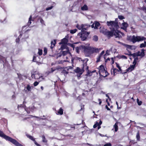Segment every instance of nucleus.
I'll return each mask as SVG.
<instances>
[{"instance_id":"obj_1","label":"nucleus","mask_w":146,"mask_h":146,"mask_svg":"<svg viewBox=\"0 0 146 146\" xmlns=\"http://www.w3.org/2000/svg\"><path fill=\"white\" fill-rule=\"evenodd\" d=\"M82 49L83 50L84 53L86 56L88 57L94 52H99L100 50L98 48H95L91 46H81Z\"/></svg>"},{"instance_id":"obj_2","label":"nucleus","mask_w":146,"mask_h":146,"mask_svg":"<svg viewBox=\"0 0 146 146\" xmlns=\"http://www.w3.org/2000/svg\"><path fill=\"white\" fill-rule=\"evenodd\" d=\"M103 33L108 37H111L114 35L116 37L120 38L121 37L119 33L120 31L118 30H115L114 28H111V30L110 31L107 29H104L102 31Z\"/></svg>"},{"instance_id":"obj_3","label":"nucleus","mask_w":146,"mask_h":146,"mask_svg":"<svg viewBox=\"0 0 146 146\" xmlns=\"http://www.w3.org/2000/svg\"><path fill=\"white\" fill-rule=\"evenodd\" d=\"M0 137L4 138L7 141H10L16 146H23L15 139L5 135L3 132L1 130H0Z\"/></svg>"},{"instance_id":"obj_4","label":"nucleus","mask_w":146,"mask_h":146,"mask_svg":"<svg viewBox=\"0 0 146 146\" xmlns=\"http://www.w3.org/2000/svg\"><path fill=\"white\" fill-rule=\"evenodd\" d=\"M146 39V38L144 36H135L134 35L130 36L127 38V40L132 42L133 43H135L137 42L144 40Z\"/></svg>"},{"instance_id":"obj_5","label":"nucleus","mask_w":146,"mask_h":146,"mask_svg":"<svg viewBox=\"0 0 146 146\" xmlns=\"http://www.w3.org/2000/svg\"><path fill=\"white\" fill-rule=\"evenodd\" d=\"M117 19H115V21H107V25L108 26H111L112 27L111 28H114L115 30H117L118 28H119V26L117 22L116 21Z\"/></svg>"},{"instance_id":"obj_6","label":"nucleus","mask_w":146,"mask_h":146,"mask_svg":"<svg viewBox=\"0 0 146 146\" xmlns=\"http://www.w3.org/2000/svg\"><path fill=\"white\" fill-rule=\"evenodd\" d=\"M90 33V32H82L81 31L78 34V35L80 36L82 41H84L86 39Z\"/></svg>"},{"instance_id":"obj_7","label":"nucleus","mask_w":146,"mask_h":146,"mask_svg":"<svg viewBox=\"0 0 146 146\" xmlns=\"http://www.w3.org/2000/svg\"><path fill=\"white\" fill-rule=\"evenodd\" d=\"M87 63H84L83 64V67L81 69L79 67H77L76 69H75L74 71L76 73H78L80 74H82L83 72L84 71V68L85 66H86Z\"/></svg>"},{"instance_id":"obj_8","label":"nucleus","mask_w":146,"mask_h":146,"mask_svg":"<svg viewBox=\"0 0 146 146\" xmlns=\"http://www.w3.org/2000/svg\"><path fill=\"white\" fill-rule=\"evenodd\" d=\"M17 109L18 111L20 112L26 110V106L25 105L23 104L18 105L17 106Z\"/></svg>"},{"instance_id":"obj_9","label":"nucleus","mask_w":146,"mask_h":146,"mask_svg":"<svg viewBox=\"0 0 146 146\" xmlns=\"http://www.w3.org/2000/svg\"><path fill=\"white\" fill-rule=\"evenodd\" d=\"M98 69L99 70L98 72L99 75H101V73L102 72H105V71L106 70H105L104 66L102 64L100 66Z\"/></svg>"},{"instance_id":"obj_10","label":"nucleus","mask_w":146,"mask_h":146,"mask_svg":"<svg viewBox=\"0 0 146 146\" xmlns=\"http://www.w3.org/2000/svg\"><path fill=\"white\" fill-rule=\"evenodd\" d=\"M31 76L32 78L36 79H38L40 78V74L36 72H34L33 73H31Z\"/></svg>"},{"instance_id":"obj_11","label":"nucleus","mask_w":146,"mask_h":146,"mask_svg":"<svg viewBox=\"0 0 146 146\" xmlns=\"http://www.w3.org/2000/svg\"><path fill=\"white\" fill-rule=\"evenodd\" d=\"M145 51L144 49L143 48L141 50V52L139 51H137V56H141V57L144 56L145 55Z\"/></svg>"},{"instance_id":"obj_12","label":"nucleus","mask_w":146,"mask_h":146,"mask_svg":"<svg viewBox=\"0 0 146 146\" xmlns=\"http://www.w3.org/2000/svg\"><path fill=\"white\" fill-rule=\"evenodd\" d=\"M68 41V39L66 38H64L61 40V42H60L59 44H66Z\"/></svg>"},{"instance_id":"obj_13","label":"nucleus","mask_w":146,"mask_h":146,"mask_svg":"<svg viewBox=\"0 0 146 146\" xmlns=\"http://www.w3.org/2000/svg\"><path fill=\"white\" fill-rule=\"evenodd\" d=\"M135 67L132 65H130L129 67L126 70V72H129L132 71L134 69Z\"/></svg>"},{"instance_id":"obj_14","label":"nucleus","mask_w":146,"mask_h":146,"mask_svg":"<svg viewBox=\"0 0 146 146\" xmlns=\"http://www.w3.org/2000/svg\"><path fill=\"white\" fill-rule=\"evenodd\" d=\"M82 26H83L82 27V29L81 30V31L82 32H86L85 31V30H86L87 29L88 27H90V26H88L86 25H84L82 24Z\"/></svg>"},{"instance_id":"obj_15","label":"nucleus","mask_w":146,"mask_h":146,"mask_svg":"<svg viewBox=\"0 0 146 146\" xmlns=\"http://www.w3.org/2000/svg\"><path fill=\"white\" fill-rule=\"evenodd\" d=\"M109 74L107 70L105 71V72H104L101 73V75H99L100 76H102L103 77H106L108 76Z\"/></svg>"},{"instance_id":"obj_16","label":"nucleus","mask_w":146,"mask_h":146,"mask_svg":"<svg viewBox=\"0 0 146 146\" xmlns=\"http://www.w3.org/2000/svg\"><path fill=\"white\" fill-rule=\"evenodd\" d=\"M65 68L64 69H63L61 72V73L62 74H64L65 76L66 75H67L68 73L69 69L68 68Z\"/></svg>"},{"instance_id":"obj_17","label":"nucleus","mask_w":146,"mask_h":146,"mask_svg":"<svg viewBox=\"0 0 146 146\" xmlns=\"http://www.w3.org/2000/svg\"><path fill=\"white\" fill-rule=\"evenodd\" d=\"M56 43V40L54 39L53 40H52L51 42V46L50 48L52 49L55 45Z\"/></svg>"},{"instance_id":"obj_18","label":"nucleus","mask_w":146,"mask_h":146,"mask_svg":"<svg viewBox=\"0 0 146 146\" xmlns=\"http://www.w3.org/2000/svg\"><path fill=\"white\" fill-rule=\"evenodd\" d=\"M122 26L123 29L124 30H126L128 26V24L124 22L122 23Z\"/></svg>"},{"instance_id":"obj_19","label":"nucleus","mask_w":146,"mask_h":146,"mask_svg":"<svg viewBox=\"0 0 146 146\" xmlns=\"http://www.w3.org/2000/svg\"><path fill=\"white\" fill-rule=\"evenodd\" d=\"M58 114L62 115L63 113V110L62 108H60L59 110L57 112Z\"/></svg>"},{"instance_id":"obj_20","label":"nucleus","mask_w":146,"mask_h":146,"mask_svg":"<svg viewBox=\"0 0 146 146\" xmlns=\"http://www.w3.org/2000/svg\"><path fill=\"white\" fill-rule=\"evenodd\" d=\"M81 9L82 11H86L88 10V8L87 5L85 4L83 6L81 7Z\"/></svg>"},{"instance_id":"obj_21","label":"nucleus","mask_w":146,"mask_h":146,"mask_svg":"<svg viewBox=\"0 0 146 146\" xmlns=\"http://www.w3.org/2000/svg\"><path fill=\"white\" fill-rule=\"evenodd\" d=\"M95 27L94 29H97L98 27L100 25V24L98 22L95 21Z\"/></svg>"},{"instance_id":"obj_22","label":"nucleus","mask_w":146,"mask_h":146,"mask_svg":"<svg viewBox=\"0 0 146 146\" xmlns=\"http://www.w3.org/2000/svg\"><path fill=\"white\" fill-rule=\"evenodd\" d=\"M136 138L137 141H140V136L139 131H138L137 133Z\"/></svg>"},{"instance_id":"obj_23","label":"nucleus","mask_w":146,"mask_h":146,"mask_svg":"<svg viewBox=\"0 0 146 146\" xmlns=\"http://www.w3.org/2000/svg\"><path fill=\"white\" fill-rule=\"evenodd\" d=\"M42 141L43 142L46 143L47 142V140L45 138V136L43 135L42 136Z\"/></svg>"},{"instance_id":"obj_24","label":"nucleus","mask_w":146,"mask_h":146,"mask_svg":"<svg viewBox=\"0 0 146 146\" xmlns=\"http://www.w3.org/2000/svg\"><path fill=\"white\" fill-rule=\"evenodd\" d=\"M138 60V58L137 57H136V58H135L134 59V61L133 62V65H132L133 66H134L135 67V65L137 64V60Z\"/></svg>"},{"instance_id":"obj_25","label":"nucleus","mask_w":146,"mask_h":146,"mask_svg":"<svg viewBox=\"0 0 146 146\" xmlns=\"http://www.w3.org/2000/svg\"><path fill=\"white\" fill-rule=\"evenodd\" d=\"M146 46V42L145 41H144V43L141 44L140 45V48H142L143 47H145Z\"/></svg>"},{"instance_id":"obj_26","label":"nucleus","mask_w":146,"mask_h":146,"mask_svg":"<svg viewBox=\"0 0 146 146\" xmlns=\"http://www.w3.org/2000/svg\"><path fill=\"white\" fill-rule=\"evenodd\" d=\"M32 18V15H31L29 18V21L28 23V25L29 26L31 23V21Z\"/></svg>"},{"instance_id":"obj_27","label":"nucleus","mask_w":146,"mask_h":146,"mask_svg":"<svg viewBox=\"0 0 146 146\" xmlns=\"http://www.w3.org/2000/svg\"><path fill=\"white\" fill-rule=\"evenodd\" d=\"M81 46H80L78 47L77 46L75 48V50L76 52L79 53L80 51L79 50L81 49Z\"/></svg>"},{"instance_id":"obj_28","label":"nucleus","mask_w":146,"mask_h":146,"mask_svg":"<svg viewBox=\"0 0 146 146\" xmlns=\"http://www.w3.org/2000/svg\"><path fill=\"white\" fill-rule=\"evenodd\" d=\"M26 135L27 137L29 138L31 140L33 141V140L35 139L32 136L28 134H27Z\"/></svg>"},{"instance_id":"obj_29","label":"nucleus","mask_w":146,"mask_h":146,"mask_svg":"<svg viewBox=\"0 0 146 146\" xmlns=\"http://www.w3.org/2000/svg\"><path fill=\"white\" fill-rule=\"evenodd\" d=\"M113 75H115V73L119 71V70L115 68H113Z\"/></svg>"},{"instance_id":"obj_30","label":"nucleus","mask_w":146,"mask_h":146,"mask_svg":"<svg viewBox=\"0 0 146 146\" xmlns=\"http://www.w3.org/2000/svg\"><path fill=\"white\" fill-rule=\"evenodd\" d=\"M115 64H116V67L118 68L119 70V71L121 72H122V70L119 64L117 62H115Z\"/></svg>"},{"instance_id":"obj_31","label":"nucleus","mask_w":146,"mask_h":146,"mask_svg":"<svg viewBox=\"0 0 146 146\" xmlns=\"http://www.w3.org/2000/svg\"><path fill=\"white\" fill-rule=\"evenodd\" d=\"M98 40V37L96 36H94L93 37V40L95 41H97Z\"/></svg>"},{"instance_id":"obj_32","label":"nucleus","mask_w":146,"mask_h":146,"mask_svg":"<svg viewBox=\"0 0 146 146\" xmlns=\"http://www.w3.org/2000/svg\"><path fill=\"white\" fill-rule=\"evenodd\" d=\"M26 88L28 91H31V87L29 84H28L27 85Z\"/></svg>"},{"instance_id":"obj_33","label":"nucleus","mask_w":146,"mask_h":146,"mask_svg":"<svg viewBox=\"0 0 146 146\" xmlns=\"http://www.w3.org/2000/svg\"><path fill=\"white\" fill-rule=\"evenodd\" d=\"M38 20L40 21V22L42 24H44V21L43 20V19L41 18V17H39L38 18Z\"/></svg>"},{"instance_id":"obj_34","label":"nucleus","mask_w":146,"mask_h":146,"mask_svg":"<svg viewBox=\"0 0 146 146\" xmlns=\"http://www.w3.org/2000/svg\"><path fill=\"white\" fill-rule=\"evenodd\" d=\"M114 127L115 131H117L118 130V126L116 123H115V124L114 125Z\"/></svg>"},{"instance_id":"obj_35","label":"nucleus","mask_w":146,"mask_h":146,"mask_svg":"<svg viewBox=\"0 0 146 146\" xmlns=\"http://www.w3.org/2000/svg\"><path fill=\"white\" fill-rule=\"evenodd\" d=\"M69 52L68 51H63L62 52V54L63 56H64L67 54Z\"/></svg>"},{"instance_id":"obj_36","label":"nucleus","mask_w":146,"mask_h":146,"mask_svg":"<svg viewBox=\"0 0 146 146\" xmlns=\"http://www.w3.org/2000/svg\"><path fill=\"white\" fill-rule=\"evenodd\" d=\"M77 31V30L76 29L71 30H70V33L71 34H74Z\"/></svg>"},{"instance_id":"obj_37","label":"nucleus","mask_w":146,"mask_h":146,"mask_svg":"<svg viewBox=\"0 0 146 146\" xmlns=\"http://www.w3.org/2000/svg\"><path fill=\"white\" fill-rule=\"evenodd\" d=\"M83 26H82V24L81 25V26H80L78 25H77L76 26V27L79 30H82V27Z\"/></svg>"},{"instance_id":"obj_38","label":"nucleus","mask_w":146,"mask_h":146,"mask_svg":"<svg viewBox=\"0 0 146 146\" xmlns=\"http://www.w3.org/2000/svg\"><path fill=\"white\" fill-rule=\"evenodd\" d=\"M140 9L146 13V7L145 6H143Z\"/></svg>"},{"instance_id":"obj_39","label":"nucleus","mask_w":146,"mask_h":146,"mask_svg":"<svg viewBox=\"0 0 146 146\" xmlns=\"http://www.w3.org/2000/svg\"><path fill=\"white\" fill-rule=\"evenodd\" d=\"M38 54L39 55H41L42 54V49H38Z\"/></svg>"},{"instance_id":"obj_40","label":"nucleus","mask_w":146,"mask_h":146,"mask_svg":"<svg viewBox=\"0 0 146 146\" xmlns=\"http://www.w3.org/2000/svg\"><path fill=\"white\" fill-rule=\"evenodd\" d=\"M137 102L139 106H140L142 104V102L141 101H139V100L138 99H137Z\"/></svg>"},{"instance_id":"obj_41","label":"nucleus","mask_w":146,"mask_h":146,"mask_svg":"<svg viewBox=\"0 0 146 146\" xmlns=\"http://www.w3.org/2000/svg\"><path fill=\"white\" fill-rule=\"evenodd\" d=\"M36 56V55L35 54L34 56H33V62H36V58L37 56Z\"/></svg>"},{"instance_id":"obj_42","label":"nucleus","mask_w":146,"mask_h":146,"mask_svg":"<svg viewBox=\"0 0 146 146\" xmlns=\"http://www.w3.org/2000/svg\"><path fill=\"white\" fill-rule=\"evenodd\" d=\"M92 72L89 70L87 71V76H91L92 75V74L91 73Z\"/></svg>"},{"instance_id":"obj_43","label":"nucleus","mask_w":146,"mask_h":146,"mask_svg":"<svg viewBox=\"0 0 146 146\" xmlns=\"http://www.w3.org/2000/svg\"><path fill=\"white\" fill-rule=\"evenodd\" d=\"M59 68H51L50 73H52L54 71H55L56 70H58Z\"/></svg>"},{"instance_id":"obj_44","label":"nucleus","mask_w":146,"mask_h":146,"mask_svg":"<svg viewBox=\"0 0 146 146\" xmlns=\"http://www.w3.org/2000/svg\"><path fill=\"white\" fill-rule=\"evenodd\" d=\"M53 7V6H51L50 7H48L46 9V11H48L49 10L52 9Z\"/></svg>"},{"instance_id":"obj_45","label":"nucleus","mask_w":146,"mask_h":146,"mask_svg":"<svg viewBox=\"0 0 146 146\" xmlns=\"http://www.w3.org/2000/svg\"><path fill=\"white\" fill-rule=\"evenodd\" d=\"M118 18L120 20H122L125 19V17L121 15H119L118 16Z\"/></svg>"},{"instance_id":"obj_46","label":"nucleus","mask_w":146,"mask_h":146,"mask_svg":"<svg viewBox=\"0 0 146 146\" xmlns=\"http://www.w3.org/2000/svg\"><path fill=\"white\" fill-rule=\"evenodd\" d=\"M98 125V122L96 121V123L93 125V128H96Z\"/></svg>"},{"instance_id":"obj_47","label":"nucleus","mask_w":146,"mask_h":146,"mask_svg":"<svg viewBox=\"0 0 146 146\" xmlns=\"http://www.w3.org/2000/svg\"><path fill=\"white\" fill-rule=\"evenodd\" d=\"M44 53L43 54V55L44 56L45 55H46L47 54V49L46 48H44Z\"/></svg>"},{"instance_id":"obj_48","label":"nucleus","mask_w":146,"mask_h":146,"mask_svg":"<svg viewBox=\"0 0 146 146\" xmlns=\"http://www.w3.org/2000/svg\"><path fill=\"white\" fill-rule=\"evenodd\" d=\"M101 56L99 55L98 57L97 58V60L96 61V62H98L100 61V60L101 57Z\"/></svg>"},{"instance_id":"obj_49","label":"nucleus","mask_w":146,"mask_h":146,"mask_svg":"<svg viewBox=\"0 0 146 146\" xmlns=\"http://www.w3.org/2000/svg\"><path fill=\"white\" fill-rule=\"evenodd\" d=\"M39 83V82H38L37 81H35L33 85L34 86H36L38 85Z\"/></svg>"},{"instance_id":"obj_50","label":"nucleus","mask_w":146,"mask_h":146,"mask_svg":"<svg viewBox=\"0 0 146 146\" xmlns=\"http://www.w3.org/2000/svg\"><path fill=\"white\" fill-rule=\"evenodd\" d=\"M35 143V144L37 146H40V145L38 144L36 141L35 139L33 141Z\"/></svg>"},{"instance_id":"obj_51","label":"nucleus","mask_w":146,"mask_h":146,"mask_svg":"<svg viewBox=\"0 0 146 146\" xmlns=\"http://www.w3.org/2000/svg\"><path fill=\"white\" fill-rule=\"evenodd\" d=\"M111 144L109 143L105 144L104 146H111Z\"/></svg>"},{"instance_id":"obj_52","label":"nucleus","mask_w":146,"mask_h":146,"mask_svg":"<svg viewBox=\"0 0 146 146\" xmlns=\"http://www.w3.org/2000/svg\"><path fill=\"white\" fill-rule=\"evenodd\" d=\"M21 35L20 34V36H19V37L17 38L16 39V42H19V41H20V39H19V36H21Z\"/></svg>"},{"instance_id":"obj_53","label":"nucleus","mask_w":146,"mask_h":146,"mask_svg":"<svg viewBox=\"0 0 146 146\" xmlns=\"http://www.w3.org/2000/svg\"><path fill=\"white\" fill-rule=\"evenodd\" d=\"M132 56L133 57H135L136 56H137V52L135 53H134L132 54Z\"/></svg>"},{"instance_id":"obj_54","label":"nucleus","mask_w":146,"mask_h":146,"mask_svg":"<svg viewBox=\"0 0 146 146\" xmlns=\"http://www.w3.org/2000/svg\"><path fill=\"white\" fill-rule=\"evenodd\" d=\"M66 61H63V60H60L58 61V63L59 64H62L64 62H65Z\"/></svg>"},{"instance_id":"obj_55","label":"nucleus","mask_w":146,"mask_h":146,"mask_svg":"<svg viewBox=\"0 0 146 146\" xmlns=\"http://www.w3.org/2000/svg\"><path fill=\"white\" fill-rule=\"evenodd\" d=\"M70 46L74 49L75 48V45L72 44H70L69 45Z\"/></svg>"},{"instance_id":"obj_56","label":"nucleus","mask_w":146,"mask_h":146,"mask_svg":"<svg viewBox=\"0 0 146 146\" xmlns=\"http://www.w3.org/2000/svg\"><path fill=\"white\" fill-rule=\"evenodd\" d=\"M105 51L104 50L102 51V52L100 53V54L99 55L100 56H102L103 54L104 53Z\"/></svg>"},{"instance_id":"obj_57","label":"nucleus","mask_w":146,"mask_h":146,"mask_svg":"<svg viewBox=\"0 0 146 146\" xmlns=\"http://www.w3.org/2000/svg\"><path fill=\"white\" fill-rule=\"evenodd\" d=\"M98 101L99 102V104L100 105H101V103H102V101H101V100L100 99H98Z\"/></svg>"},{"instance_id":"obj_58","label":"nucleus","mask_w":146,"mask_h":146,"mask_svg":"<svg viewBox=\"0 0 146 146\" xmlns=\"http://www.w3.org/2000/svg\"><path fill=\"white\" fill-rule=\"evenodd\" d=\"M85 66H86V70L87 71L89 70L88 66H87V65H86V66H85Z\"/></svg>"},{"instance_id":"obj_59","label":"nucleus","mask_w":146,"mask_h":146,"mask_svg":"<svg viewBox=\"0 0 146 146\" xmlns=\"http://www.w3.org/2000/svg\"><path fill=\"white\" fill-rule=\"evenodd\" d=\"M106 108L107 110H109V111L110 110V109L108 108V107L107 106V105H106Z\"/></svg>"},{"instance_id":"obj_60","label":"nucleus","mask_w":146,"mask_h":146,"mask_svg":"<svg viewBox=\"0 0 146 146\" xmlns=\"http://www.w3.org/2000/svg\"><path fill=\"white\" fill-rule=\"evenodd\" d=\"M102 121L101 120H100V121L99 122V123L98 122V125H101L102 124Z\"/></svg>"},{"instance_id":"obj_61","label":"nucleus","mask_w":146,"mask_h":146,"mask_svg":"<svg viewBox=\"0 0 146 146\" xmlns=\"http://www.w3.org/2000/svg\"><path fill=\"white\" fill-rule=\"evenodd\" d=\"M122 58H124L125 59H127V57L126 56H124V55H122V56H121Z\"/></svg>"},{"instance_id":"obj_62","label":"nucleus","mask_w":146,"mask_h":146,"mask_svg":"<svg viewBox=\"0 0 146 146\" xmlns=\"http://www.w3.org/2000/svg\"><path fill=\"white\" fill-rule=\"evenodd\" d=\"M4 58V57H3V56H0V59L1 60H3Z\"/></svg>"},{"instance_id":"obj_63","label":"nucleus","mask_w":146,"mask_h":146,"mask_svg":"<svg viewBox=\"0 0 146 146\" xmlns=\"http://www.w3.org/2000/svg\"><path fill=\"white\" fill-rule=\"evenodd\" d=\"M117 42L118 43H119V44H122V45H123V44L122 42H120V41H117Z\"/></svg>"},{"instance_id":"obj_64","label":"nucleus","mask_w":146,"mask_h":146,"mask_svg":"<svg viewBox=\"0 0 146 146\" xmlns=\"http://www.w3.org/2000/svg\"><path fill=\"white\" fill-rule=\"evenodd\" d=\"M106 97H107L110 100H111V98H110L109 96L107 94H106Z\"/></svg>"}]
</instances>
